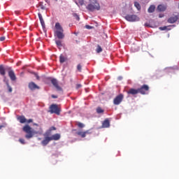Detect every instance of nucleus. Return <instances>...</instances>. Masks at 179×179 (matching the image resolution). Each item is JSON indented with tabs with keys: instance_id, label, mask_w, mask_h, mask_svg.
Masks as SVG:
<instances>
[{
	"instance_id": "1",
	"label": "nucleus",
	"mask_w": 179,
	"mask_h": 179,
	"mask_svg": "<svg viewBox=\"0 0 179 179\" xmlns=\"http://www.w3.org/2000/svg\"><path fill=\"white\" fill-rule=\"evenodd\" d=\"M87 9L90 12L100 10V3L97 2V0H90V3L87 6Z\"/></svg>"
},
{
	"instance_id": "2",
	"label": "nucleus",
	"mask_w": 179,
	"mask_h": 179,
	"mask_svg": "<svg viewBox=\"0 0 179 179\" xmlns=\"http://www.w3.org/2000/svg\"><path fill=\"white\" fill-rule=\"evenodd\" d=\"M22 131H24V132H25L27 134L25 135V138L27 139H30V138H33V136L34 135V131H33V129H31V127H30V126H29V124L25 125L22 128Z\"/></svg>"
},
{
	"instance_id": "3",
	"label": "nucleus",
	"mask_w": 179,
	"mask_h": 179,
	"mask_svg": "<svg viewBox=\"0 0 179 179\" xmlns=\"http://www.w3.org/2000/svg\"><path fill=\"white\" fill-rule=\"evenodd\" d=\"M49 113H50V114H57V115H59L61 110H59V108H58V105L52 104L50 106Z\"/></svg>"
},
{
	"instance_id": "4",
	"label": "nucleus",
	"mask_w": 179,
	"mask_h": 179,
	"mask_svg": "<svg viewBox=\"0 0 179 179\" xmlns=\"http://www.w3.org/2000/svg\"><path fill=\"white\" fill-rule=\"evenodd\" d=\"M138 89V93H140V94H149V90L150 89V87H149V85H143L140 88Z\"/></svg>"
},
{
	"instance_id": "5",
	"label": "nucleus",
	"mask_w": 179,
	"mask_h": 179,
	"mask_svg": "<svg viewBox=\"0 0 179 179\" xmlns=\"http://www.w3.org/2000/svg\"><path fill=\"white\" fill-rule=\"evenodd\" d=\"M122 100H124V94H120L113 99V104L115 106H120L122 103Z\"/></svg>"
},
{
	"instance_id": "6",
	"label": "nucleus",
	"mask_w": 179,
	"mask_h": 179,
	"mask_svg": "<svg viewBox=\"0 0 179 179\" xmlns=\"http://www.w3.org/2000/svg\"><path fill=\"white\" fill-rule=\"evenodd\" d=\"M124 19H126L127 22H138L139 20V17L136 16V15H127Z\"/></svg>"
},
{
	"instance_id": "7",
	"label": "nucleus",
	"mask_w": 179,
	"mask_h": 179,
	"mask_svg": "<svg viewBox=\"0 0 179 179\" xmlns=\"http://www.w3.org/2000/svg\"><path fill=\"white\" fill-rule=\"evenodd\" d=\"M51 83L53 85V86L57 89V92H62V87L59 86L58 84V80L55 78H52L51 80Z\"/></svg>"
},
{
	"instance_id": "8",
	"label": "nucleus",
	"mask_w": 179,
	"mask_h": 179,
	"mask_svg": "<svg viewBox=\"0 0 179 179\" xmlns=\"http://www.w3.org/2000/svg\"><path fill=\"white\" fill-rule=\"evenodd\" d=\"M28 87L30 90H36V89H37L38 90H40L38 85L34 83V82L29 83Z\"/></svg>"
},
{
	"instance_id": "9",
	"label": "nucleus",
	"mask_w": 179,
	"mask_h": 179,
	"mask_svg": "<svg viewBox=\"0 0 179 179\" xmlns=\"http://www.w3.org/2000/svg\"><path fill=\"white\" fill-rule=\"evenodd\" d=\"M139 93V90L135 88H131L127 91V94H131V96H135Z\"/></svg>"
},
{
	"instance_id": "10",
	"label": "nucleus",
	"mask_w": 179,
	"mask_h": 179,
	"mask_svg": "<svg viewBox=\"0 0 179 179\" xmlns=\"http://www.w3.org/2000/svg\"><path fill=\"white\" fill-rule=\"evenodd\" d=\"M55 34L59 40H62V38L65 37V35H64V31H55Z\"/></svg>"
},
{
	"instance_id": "11",
	"label": "nucleus",
	"mask_w": 179,
	"mask_h": 179,
	"mask_svg": "<svg viewBox=\"0 0 179 179\" xmlns=\"http://www.w3.org/2000/svg\"><path fill=\"white\" fill-rule=\"evenodd\" d=\"M8 76L11 80H16V75L15 74V71H13V70L8 71Z\"/></svg>"
},
{
	"instance_id": "12",
	"label": "nucleus",
	"mask_w": 179,
	"mask_h": 179,
	"mask_svg": "<svg viewBox=\"0 0 179 179\" xmlns=\"http://www.w3.org/2000/svg\"><path fill=\"white\" fill-rule=\"evenodd\" d=\"M51 138L50 137H45V138L41 141V144L43 146H47L48 143H50V142H51Z\"/></svg>"
},
{
	"instance_id": "13",
	"label": "nucleus",
	"mask_w": 179,
	"mask_h": 179,
	"mask_svg": "<svg viewBox=\"0 0 179 179\" xmlns=\"http://www.w3.org/2000/svg\"><path fill=\"white\" fill-rule=\"evenodd\" d=\"M177 20H178V17L175 15L168 19V23H176Z\"/></svg>"
},
{
	"instance_id": "14",
	"label": "nucleus",
	"mask_w": 179,
	"mask_h": 179,
	"mask_svg": "<svg viewBox=\"0 0 179 179\" xmlns=\"http://www.w3.org/2000/svg\"><path fill=\"white\" fill-rule=\"evenodd\" d=\"M61 139V135L59 134H55L50 136L51 141H59Z\"/></svg>"
},
{
	"instance_id": "15",
	"label": "nucleus",
	"mask_w": 179,
	"mask_h": 179,
	"mask_svg": "<svg viewBox=\"0 0 179 179\" xmlns=\"http://www.w3.org/2000/svg\"><path fill=\"white\" fill-rule=\"evenodd\" d=\"M89 134V131H78L76 133L77 135H78L79 136H81V138H86V134Z\"/></svg>"
},
{
	"instance_id": "16",
	"label": "nucleus",
	"mask_w": 179,
	"mask_h": 179,
	"mask_svg": "<svg viewBox=\"0 0 179 179\" xmlns=\"http://www.w3.org/2000/svg\"><path fill=\"white\" fill-rule=\"evenodd\" d=\"M103 128H108L110 127V120L108 119L105 120L102 123Z\"/></svg>"
},
{
	"instance_id": "17",
	"label": "nucleus",
	"mask_w": 179,
	"mask_h": 179,
	"mask_svg": "<svg viewBox=\"0 0 179 179\" xmlns=\"http://www.w3.org/2000/svg\"><path fill=\"white\" fill-rule=\"evenodd\" d=\"M55 29L56 31H64V29H62V27L61 26V24H59V22H57L55 24Z\"/></svg>"
},
{
	"instance_id": "18",
	"label": "nucleus",
	"mask_w": 179,
	"mask_h": 179,
	"mask_svg": "<svg viewBox=\"0 0 179 179\" xmlns=\"http://www.w3.org/2000/svg\"><path fill=\"white\" fill-rule=\"evenodd\" d=\"M17 120L20 121V124H24V122H27V121L24 116H20L18 117Z\"/></svg>"
},
{
	"instance_id": "19",
	"label": "nucleus",
	"mask_w": 179,
	"mask_h": 179,
	"mask_svg": "<svg viewBox=\"0 0 179 179\" xmlns=\"http://www.w3.org/2000/svg\"><path fill=\"white\" fill-rule=\"evenodd\" d=\"M155 9H156V7L155 6H150L148 9V13H153L155 12Z\"/></svg>"
},
{
	"instance_id": "20",
	"label": "nucleus",
	"mask_w": 179,
	"mask_h": 179,
	"mask_svg": "<svg viewBox=\"0 0 179 179\" xmlns=\"http://www.w3.org/2000/svg\"><path fill=\"white\" fill-rule=\"evenodd\" d=\"M6 72L5 71V68L3 66H0V75H2V76H5Z\"/></svg>"
},
{
	"instance_id": "21",
	"label": "nucleus",
	"mask_w": 179,
	"mask_h": 179,
	"mask_svg": "<svg viewBox=\"0 0 179 179\" xmlns=\"http://www.w3.org/2000/svg\"><path fill=\"white\" fill-rule=\"evenodd\" d=\"M157 10L159 12H164V10H166V6H163V5H159L157 6Z\"/></svg>"
},
{
	"instance_id": "22",
	"label": "nucleus",
	"mask_w": 179,
	"mask_h": 179,
	"mask_svg": "<svg viewBox=\"0 0 179 179\" xmlns=\"http://www.w3.org/2000/svg\"><path fill=\"white\" fill-rule=\"evenodd\" d=\"M66 61V58H65V57H64V55H61L59 56V62L61 64H64V62H65Z\"/></svg>"
},
{
	"instance_id": "23",
	"label": "nucleus",
	"mask_w": 179,
	"mask_h": 179,
	"mask_svg": "<svg viewBox=\"0 0 179 179\" xmlns=\"http://www.w3.org/2000/svg\"><path fill=\"white\" fill-rule=\"evenodd\" d=\"M134 6H135V8H136V9H138V10H141V4L139 3H138L137 1L134 2Z\"/></svg>"
},
{
	"instance_id": "24",
	"label": "nucleus",
	"mask_w": 179,
	"mask_h": 179,
	"mask_svg": "<svg viewBox=\"0 0 179 179\" xmlns=\"http://www.w3.org/2000/svg\"><path fill=\"white\" fill-rule=\"evenodd\" d=\"M103 51V48H101V46H100V45H97V48L96 49V52L98 54H100V52H101Z\"/></svg>"
},
{
	"instance_id": "25",
	"label": "nucleus",
	"mask_w": 179,
	"mask_h": 179,
	"mask_svg": "<svg viewBox=\"0 0 179 179\" xmlns=\"http://www.w3.org/2000/svg\"><path fill=\"white\" fill-rule=\"evenodd\" d=\"M96 113L97 114H103L104 110L101 108V107L96 108Z\"/></svg>"
},
{
	"instance_id": "26",
	"label": "nucleus",
	"mask_w": 179,
	"mask_h": 179,
	"mask_svg": "<svg viewBox=\"0 0 179 179\" xmlns=\"http://www.w3.org/2000/svg\"><path fill=\"white\" fill-rule=\"evenodd\" d=\"M76 3L78 6L80 5L82 6L85 4V0H78V3L76 1Z\"/></svg>"
},
{
	"instance_id": "27",
	"label": "nucleus",
	"mask_w": 179,
	"mask_h": 179,
	"mask_svg": "<svg viewBox=\"0 0 179 179\" xmlns=\"http://www.w3.org/2000/svg\"><path fill=\"white\" fill-rule=\"evenodd\" d=\"M77 126L78 127V128H85V124L80 122H77Z\"/></svg>"
},
{
	"instance_id": "28",
	"label": "nucleus",
	"mask_w": 179,
	"mask_h": 179,
	"mask_svg": "<svg viewBox=\"0 0 179 179\" xmlns=\"http://www.w3.org/2000/svg\"><path fill=\"white\" fill-rule=\"evenodd\" d=\"M56 45H57V47H62V42H61V41L57 40L55 41Z\"/></svg>"
},
{
	"instance_id": "29",
	"label": "nucleus",
	"mask_w": 179,
	"mask_h": 179,
	"mask_svg": "<svg viewBox=\"0 0 179 179\" xmlns=\"http://www.w3.org/2000/svg\"><path fill=\"white\" fill-rule=\"evenodd\" d=\"M6 85H7V87H8V92H9V93H12V87H10V85H9V83H6Z\"/></svg>"
},
{
	"instance_id": "30",
	"label": "nucleus",
	"mask_w": 179,
	"mask_h": 179,
	"mask_svg": "<svg viewBox=\"0 0 179 179\" xmlns=\"http://www.w3.org/2000/svg\"><path fill=\"white\" fill-rule=\"evenodd\" d=\"M77 69H78V72H82V64H78Z\"/></svg>"
},
{
	"instance_id": "31",
	"label": "nucleus",
	"mask_w": 179,
	"mask_h": 179,
	"mask_svg": "<svg viewBox=\"0 0 179 179\" xmlns=\"http://www.w3.org/2000/svg\"><path fill=\"white\" fill-rule=\"evenodd\" d=\"M73 16L76 17V20H80V17H79V15L76 13L73 14Z\"/></svg>"
},
{
	"instance_id": "32",
	"label": "nucleus",
	"mask_w": 179,
	"mask_h": 179,
	"mask_svg": "<svg viewBox=\"0 0 179 179\" xmlns=\"http://www.w3.org/2000/svg\"><path fill=\"white\" fill-rule=\"evenodd\" d=\"M19 142L22 143V145H24L26 142L24 141V139L23 138H20Z\"/></svg>"
},
{
	"instance_id": "33",
	"label": "nucleus",
	"mask_w": 179,
	"mask_h": 179,
	"mask_svg": "<svg viewBox=\"0 0 179 179\" xmlns=\"http://www.w3.org/2000/svg\"><path fill=\"white\" fill-rule=\"evenodd\" d=\"M38 16L39 20H43V15H41V13H38Z\"/></svg>"
},
{
	"instance_id": "34",
	"label": "nucleus",
	"mask_w": 179,
	"mask_h": 179,
	"mask_svg": "<svg viewBox=\"0 0 179 179\" xmlns=\"http://www.w3.org/2000/svg\"><path fill=\"white\" fill-rule=\"evenodd\" d=\"M41 22V24L43 26V27H44V26H45V23L44 22V20H40Z\"/></svg>"
},
{
	"instance_id": "35",
	"label": "nucleus",
	"mask_w": 179,
	"mask_h": 179,
	"mask_svg": "<svg viewBox=\"0 0 179 179\" xmlns=\"http://www.w3.org/2000/svg\"><path fill=\"white\" fill-rule=\"evenodd\" d=\"M93 27L90 26V25H85V29H88L89 30H90V29H92Z\"/></svg>"
},
{
	"instance_id": "36",
	"label": "nucleus",
	"mask_w": 179,
	"mask_h": 179,
	"mask_svg": "<svg viewBox=\"0 0 179 179\" xmlns=\"http://www.w3.org/2000/svg\"><path fill=\"white\" fill-rule=\"evenodd\" d=\"M6 38L5 36H1V37H0V41H5Z\"/></svg>"
},
{
	"instance_id": "37",
	"label": "nucleus",
	"mask_w": 179,
	"mask_h": 179,
	"mask_svg": "<svg viewBox=\"0 0 179 179\" xmlns=\"http://www.w3.org/2000/svg\"><path fill=\"white\" fill-rule=\"evenodd\" d=\"M35 76H36L37 80H40V76H38V75H37V73H35Z\"/></svg>"
},
{
	"instance_id": "38",
	"label": "nucleus",
	"mask_w": 179,
	"mask_h": 179,
	"mask_svg": "<svg viewBox=\"0 0 179 179\" xmlns=\"http://www.w3.org/2000/svg\"><path fill=\"white\" fill-rule=\"evenodd\" d=\"M27 122H28V124H30V122H33V119H29L28 120H27Z\"/></svg>"
},
{
	"instance_id": "39",
	"label": "nucleus",
	"mask_w": 179,
	"mask_h": 179,
	"mask_svg": "<svg viewBox=\"0 0 179 179\" xmlns=\"http://www.w3.org/2000/svg\"><path fill=\"white\" fill-rule=\"evenodd\" d=\"M52 99H58V96L52 94Z\"/></svg>"
},
{
	"instance_id": "40",
	"label": "nucleus",
	"mask_w": 179,
	"mask_h": 179,
	"mask_svg": "<svg viewBox=\"0 0 179 179\" xmlns=\"http://www.w3.org/2000/svg\"><path fill=\"white\" fill-rule=\"evenodd\" d=\"M57 129L55 127L50 128V131H55Z\"/></svg>"
},
{
	"instance_id": "41",
	"label": "nucleus",
	"mask_w": 179,
	"mask_h": 179,
	"mask_svg": "<svg viewBox=\"0 0 179 179\" xmlns=\"http://www.w3.org/2000/svg\"><path fill=\"white\" fill-rule=\"evenodd\" d=\"M80 87H82V85L80 84L77 85V89H79Z\"/></svg>"
},
{
	"instance_id": "42",
	"label": "nucleus",
	"mask_w": 179,
	"mask_h": 179,
	"mask_svg": "<svg viewBox=\"0 0 179 179\" xmlns=\"http://www.w3.org/2000/svg\"><path fill=\"white\" fill-rule=\"evenodd\" d=\"M2 128H5V125H0V129H2Z\"/></svg>"
},
{
	"instance_id": "43",
	"label": "nucleus",
	"mask_w": 179,
	"mask_h": 179,
	"mask_svg": "<svg viewBox=\"0 0 179 179\" xmlns=\"http://www.w3.org/2000/svg\"><path fill=\"white\" fill-rule=\"evenodd\" d=\"M41 9L44 10V9H45V7H44L43 6H41Z\"/></svg>"
},
{
	"instance_id": "44",
	"label": "nucleus",
	"mask_w": 179,
	"mask_h": 179,
	"mask_svg": "<svg viewBox=\"0 0 179 179\" xmlns=\"http://www.w3.org/2000/svg\"><path fill=\"white\" fill-rule=\"evenodd\" d=\"M159 29H160L161 30H166V27H164V28L160 27Z\"/></svg>"
},
{
	"instance_id": "45",
	"label": "nucleus",
	"mask_w": 179,
	"mask_h": 179,
	"mask_svg": "<svg viewBox=\"0 0 179 179\" xmlns=\"http://www.w3.org/2000/svg\"><path fill=\"white\" fill-rule=\"evenodd\" d=\"M45 2H47V3H50V1L49 0H45Z\"/></svg>"
},
{
	"instance_id": "46",
	"label": "nucleus",
	"mask_w": 179,
	"mask_h": 179,
	"mask_svg": "<svg viewBox=\"0 0 179 179\" xmlns=\"http://www.w3.org/2000/svg\"><path fill=\"white\" fill-rule=\"evenodd\" d=\"M74 34H76V36H78V32H74Z\"/></svg>"
},
{
	"instance_id": "47",
	"label": "nucleus",
	"mask_w": 179,
	"mask_h": 179,
	"mask_svg": "<svg viewBox=\"0 0 179 179\" xmlns=\"http://www.w3.org/2000/svg\"><path fill=\"white\" fill-rule=\"evenodd\" d=\"M34 125H36V127H38V124H34Z\"/></svg>"
},
{
	"instance_id": "48",
	"label": "nucleus",
	"mask_w": 179,
	"mask_h": 179,
	"mask_svg": "<svg viewBox=\"0 0 179 179\" xmlns=\"http://www.w3.org/2000/svg\"><path fill=\"white\" fill-rule=\"evenodd\" d=\"M55 1H58V0H55Z\"/></svg>"
}]
</instances>
